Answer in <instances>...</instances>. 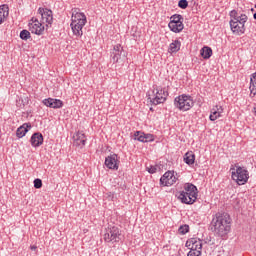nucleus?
Wrapping results in <instances>:
<instances>
[{
	"label": "nucleus",
	"instance_id": "1",
	"mask_svg": "<svg viewBox=\"0 0 256 256\" xmlns=\"http://www.w3.org/2000/svg\"><path fill=\"white\" fill-rule=\"evenodd\" d=\"M233 220L231 219V215L227 212H218L213 215L211 221V231H213L216 237L225 238L226 235L231 233V223Z\"/></svg>",
	"mask_w": 256,
	"mask_h": 256
},
{
	"label": "nucleus",
	"instance_id": "2",
	"mask_svg": "<svg viewBox=\"0 0 256 256\" xmlns=\"http://www.w3.org/2000/svg\"><path fill=\"white\" fill-rule=\"evenodd\" d=\"M231 20L229 21L230 29L233 35L241 37L245 35L247 28L245 27L247 21H249V16L247 14L240 13L237 10L230 11Z\"/></svg>",
	"mask_w": 256,
	"mask_h": 256
},
{
	"label": "nucleus",
	"instance_id": "3",
	"mask_svg": "<svg viewBox=\"0 0 256 256\" xmlns=\"http://www.w3.org/2000/svg\"><path fill=\"white\" fill-rule=\"evenodd\" d=\"M199 195V190L197 186L193 183H185L183 186V190L180 191L178 199L184 205H193L195 201H197V197Z\"/></svg>",
	"mask_w": 256,
	"mask_h": 256
},
{
	"label": "nucleus",
	"instance_id": "4",
	"mask_svg": "<svg viewBox=\"0 0 256 256\" xmlns=\"http://www.w3.org/2000/svg\"><path fill=\"white\" fill-rule=\"evenodd\" d=\"M87 25V16L83 12L72 14L70 27L75 37H83V28Z\"/></svg>",
	"mask_w": 256,
	"mask_h": 256
},
{
	"label": "nucleus",
	"instance_id": "5",
	"mask_svg": "<svg viewBox=\"0 0 256 256\" xmlns=\"http://www.w3.org/2000/svg\"><path fill=\"white\" fill-rule=\"evenodd\" d=\"M167 97H169V92H167L165 88L156 85L153 86V90L148 94V99L152 105H161V103H165Z\"/></svg>",
	"mask_w": 256,
	"mask_h": 256
},
{
	"label": "nucleus",
	"instance_id": "6",
	"mask_svg": "<svg viewBox=\"0 0 256 256\" xmlns=\"http://www.w3.org/2000/svg\"><path fill=\"white\" fill-rule=\"evenodd\" d=\"M195 106V101L193 97L187 94H181L174 99V107L179 111H190Z\"/></svg>",
	"mask_w": 256,
	"mask_h": 256
},
{
	"label": "nucleus",
	"instance_id": "7",
	"mask_svg": "<svg viewBox=\"0 0 256 256\" xmlns=\"http://www.w3.org/2000/svg\"><path fill=\"white\" fill-rule=\"evenodd\" d=\"M232 180L237 185H245L249 181V171L245 167L236 166V168H230Z\"/></svg>",
	"mask_w": 256,
	"mask_h": 256
},
{
	"label": "nucleus",
	"instance_id": "8",
	"mask_svg": "<svg viewBox=\"0 0 256 256\" xmlns=\"http://www.w3.org/2000/svg\"><path fill=\"white\" fill-rule=\"evenodd\" d=\"M184 18L181 14H174L170 17L168 27L172 33H181L185 29Z\"/></svg>",
	"mask_w": 256,
	"mask_h": 256
},
{
	"label": "nucleus",
	"instance_id": "9",
	"mask_svg": "<svg viewBox=\"0 0 256 256\" xmlns=\"http://www.w3.org/2000/svg\"><path fill=\"white\" fill-rule=\"evenodd\" d=\"M160 187H173L177 183V176L175 171L168 170L160 178Z\"/></svg>",
	"mask_w": 256,
	"mask_h": 256
},
{
	"label": "nucleus",
	"instance_id": "10",
	"mask_svg": "<svg viewBox=\"0 0 256 256\" xmlns=\"http://www.w3.org/2000/svg\"><path fill=\"white\" fill-rule=\"evenodd\" d=\"M38 15L41 16L42 23H46V27L53 25V11L48 8H38Z\"/></svg>",
	"mask_w": 256,
	"mask_h": 256
},
{
	"label": "nucleus",
	"instance_id": "11",
	"mask_svg": "<svg viewBox=\"0 0 256 256\" xmlns=\"http://www.w3.org/2000/svg\"><path fill=\"white\" fill-rule=\"evenodd\" d=\"M29 31L34 35H43L45 33V26L43 23L39 22L37 18H32L31 22L28 24Z\"/></svg>",
	"mask_w": 256,
	"mask_h": 256
},
{
	"label": "nucleus",
	"instance_id": "12",
	"mask_svg": "<svg viewBox=\"0 0 256 256\" xmlns=\"http://www.w3.org/2000/svg\"><path fill=\"white\" fill-rule=\"evenodd\" d=\"M119 163V155L113 153L105 158L104 165H106L107 169H111L112 171H118Z\"/></svg>",
	"mask_w": 256,
	"mask_h": 256
},
{
	"label": "nucleus",
	"instance_id": "13",
	"mask_svg": "<svg viewBox=\"0 0 256 256\" xmlns=\"http://www.w3.org/2000/svg\"><path fill=\"white\" fill-rule=\"evenodd\" d=\"M73 141L75 147H79V149H83L87 143V136L83 131H77L73 135Z\"/></svg>",
	"mask_w": 256,
	"mask_h": 256
},
{
	"label": "nucleus",
	"instance_id": "14",
	"mask_svg": "<svg viewBox=\"0 0 256 256\" xmlns=\"http://www.w3.org/2000/svg\"><path fill=\"white\" fill-rule=\"evenodd\" d=\"M111 57H112L113 63H119V59H121V57H127V53L125 52V50H123V47H121V44H117L113 48Z\"/></svg>",
	"mask_w": 256,
	"mask_h": 256
},
{
	"label": "nucleus",
	"instance_id": "15",
	"mask_svg": "<svg viewBox=\"0 0 256 256\" xmlns=\"http://www.w3.org/2000/svg\"><path fill=\"white\" fill-rule=\"evenodd\" d=\"M42 103L50 109H61L63 107V102L55 98H45Z\"/></svg>",
	"mask_w": 256,
	"mask_h": 256
},
{
	"label": "nucleus",
	"instance_id": "16",
	"mask_svg": "<svg viewBox=\"0 0 256 256\" xmlns=\"http://www.w3.org/2000/svg\"><path fill=\"white\" fill-rule=\"evenodd\" d=\"M186 247L190 250L201 251L203 249V242L198 238H191L187 240Z\"/></svg>",
	"mask_w": 256,
	"mask_h": 256
},
{
	"label": "nucleus",
	"instance_id": "17",
	"mask_svg": "<svg viewBox=\"0 0 256 256\" xmlns=\"http://www.w3.org/2000/svg\"><path fill=\"white\" fill-rule=\"evenodd\" d=\"M44 141H45V138L43 137V134L41 132L33 133L30 138V143L35 148L41 147Z\"/></svg>",
	"mask_w": 256,
	"mask_h": 256
},
{
	"label": "nucleus",
	"instance_id": "18",
	"mask_svg": "<svg viewBox=\"0 0 256 256\" xmlns=\"http://www.w3.org/2000/svg\"><path fill=\"white\" fill-rule=\"evenodd\" d=\"M29 129H31V124L24 123L23 125L17 128L16 137H18V139H23V137H25V135L29 133Z\"/></svg>",
	"mask_w": 256,
	"mask_h": 256
},
{
	"label": "nucleus",
	"instance_id": "19",
	"mask_svg": "<svg viewBox=\"0 0 256 256\" xmlns=\"http://www.w3.org/2000/svg\"><path fill=\"white\" fill-rule=\"evenodd\" d=\"M223 113V106L216 105L214 108L211 109V113L209 116L210 121H217L221 114Z\"/></svg>",
	"mask_w": 256,
	"mask_h": 256
},
{
	"label": "nucleus",
	"instance_id": "20",
	"mask_svg": "<svg viewBox=\"0 0 256 256\" xmlns=\"http://www.w3.org/2000/svg\"><path fill=\"white\" fill-rule=\"evenodd\" d=\"M9 17V5L2 4L0 5V25H3Z\"/></svg>",
	"mask_w": 256,
	"mask_h": 256
},
{
	"label": "nucleus",
	"instance_id": "21",
	"mask_svg": "<svg viewBox=\"0 0 256 256\" xmlns=\"http://www.w3.org/2000/svg\"><path fill=\"white\" fill-rule=\"evenodd\" d=\"M249 91H250L251 98L256 96V72H254L250 76Z\"/></svg>",
	"mask_w": 256,
	"mask_h": 256
},
{
	"label": "nucleus",
	"instance_id": "22",
	"mask_svg": "<svg viewBox=\"0 0 256 256\" xmlns=\"http://www.w3.org/2000/svg\"><path fill=\"white\" fill-rule=\"evenodd\" d=\"M200 55L203 59H211L213 56V49L209 46H204L200 50Z\"/></svg>",
	"mask_w": 256,
	"mask_h": 256
},
{
	"label": "nucleus",
	"instance_id": "23",
	"mask_svg": "<svg viewBox=\"0 0 256 256\" xmlns=\"http://www.w3.org/2000/svg\"><path fill=\"white\" fill-rule=\"evenodd\" d=\"M109 232L114 243H119L120 241L119 237H121V232H119V228L114 226L109 229Z\"/></svg>",
	"mask_w": 256,
	"mask_h": 256
},
{
	"label": "nucleus",
	"instance_id": "24",
	"mask_svg": "<svg viewBox=\"0 0 256 256\" xmlns=\"http://www.w3.org/2000/svg\"><path fill=\"white\" fill-rule=\"evenodd\" d=\"M184 163L189 165V167H191V165H195V153H193V151L187 152L184 155Z\"/></svg>",
	"mask_w": 256,
	"mask_h": 256
},
{
	"label": "nucleus",
	"instance_id": "25",
	"mask_svg": "<svg viewBox=\"0 0 256 256\" xmlns=\"http://www.w3.org/2000/svg\"><path fill=\"white\" fill-rule=\"evenodd\" d=\"M181 49V41L174 40L169 46V53H177Z\"/></svg>",
	"mask_w": 256,
	"mask_h": 256
},
{
	"label": "nucleus",
	"instance_id": "26",
	"mask_svg": "<svg viewBox=\"0 0 256 256\" xmlns=\"http://www.w3.org/2000/svg\"><path fill=\"white\" fill-rule=\"evenodd\" d=\"M20 39H22V41H27L29 39H31V32H29V30H22L20 32Z\"/></svg>",
	"mask_w": 256,
	"mask_h": 256
},
{
	"label": "nucleus",
	"instance_id": "27",
	"mask_svg": "<svg viewBox=\"0 0 256 256\" xmlns=\"http://www.w3.org/2000/svg\"><path fill=\"white\" fill-rule=\"evenodd\" d=\"M178 233L180 235H187V233H189V225L187 224L181 225L178 229Z\"/></svg>",
	"mask_w": 256,
	"mask_h": 256
},
{
	"label": "nucleus",
	"instance_id": "28",
	"mask_svg": "<svg viewBox=\"0 0 256 256\" xmlns=\"http://www.w3.org/2000/svg\"><path fill=\"white\" fill-rule=\"evenodd\" d=\"M157 169H159V166H157V165H150V166L146 167V171H148V173H150V175L157 173Z\"/></svg>",
	"mask_w": 256,
	"mask_h": 256
},
{
	"label": "nucleus",
	"instance_id": "29",
	"mask_svg": "<svg viewBox=\"0 0 256 256\" xmlns=\"http://www.w3.org/2000/svg\"><path fill=\"white\" fill-rule=\"evenodd\" d=\"M178 7L180 9H187L189 7V2L187 0H179Z\"/></svg>",
	"mask_w": 256,
	"mask_h": 256
},
{
	"label": "nucleus",
	"instance_id": "30",
	"mask_svg": "<svg viewBox=\"0 0 256 256\" xmlns=\"http://www.w3.org/2000/svg\"><path fill=\"white\" fill-rule=\"evenodd\" d=\"M155 141V135L151 133H146L145 134V143H153Z\"/></svg>",
	"mask_w": 256,
	"mask_h": 256
},
{
	"label": "nucleus",
	"instance_id": "31",
	"mask_svg": "<svg viewBox=\"0 0 256 256\" xmlns=\"http://www.w3.org/2000/svg\"><path fill=\"white\" fill-rule=\"evenodd\" d=\"M43 187V181L39 178L34 179V188L41 189Z\"/></svg>",
	"mask_w": 256,
	"mask_h": 256
},
{
	"label": "nucleus",
	"instance_id": "32",
	"mask_svg": "<svg viewBox=\"0 0 256 256\" xmlns=\"http://www.w3.org/2000/svg\"><path fill=\"white\" fill-rule=\"evenodd\" d=\"M145 135H146V133L141 131L140 136L138 138H134V141H139L140 143H145Z\"/></svg>",
	"mask_w": 256,
	"mask_h": 256
},
{
	"label": "nucleus",
	"instance_id": "33",
	"mask_svg": "<svg viewBox=\"0 0 256 256\" xmlns=\"http://www.w3.org/2000/svg\"><path fill=\"white\" fill-rule=\"evenodd\" d=\"M104 241L105 243H111V241H114L111 237V232L108 231L104 234Z\"/></svg>",
	"mask_w": 256,
	"mask_h": 256
},
{
	"label": "nucleus",
	"instance_id": "34",
	"mask_svg": "<svg viewBox=\"0 0 256 256\" xmlns=\"http://www.w3.org/2000/svg\"><path fill=\"white\" fill-rule=\"evenodd\" d=\"M188 256H201V250H191L188 252Z\"/></svg>",
	"mask_w": 256,
	"mask_h": 256
},
{
	"label": "nucleus",
	"instance_id": "35",
	"mask_svg": "<svg viewBox=\"0 0 256 256\" xmlns=\"http://www.w3.org/2000/svg\"><path fill=\"white\" fill-rule=\"evenodd\" d=\"M107 197L109 199V201H113L115 194H113L112 192L107 193Z\"/></svg>",
	"mask_w": 256,
	"mask_h": 256
},
{
	"label": "nucleus",
	"instance_id": "36",
	"mask_svg": "<svg viewBox=\"0 0 256 256\" xmlns=\"http://www.w3.org/2000/svg\"><path fill=\"white\" fill-rule=\"evenodd\" d=\"M141 131H136L134 132V139H138V137L140 136Z\"/></svg>",
	"mask_w": 256,
	"mask_h": 256
},
{
	"label": "nucleus",
	"instance_id": "37",
	"mask_svg": "<svg viewBox=\"0 0 256 256\" xmlns=\"http://www.w3.org/2000/svg\"><path fill=\"white\" fill-rule=\"evenodd\" d=\"M30 249H31V251H37V246H35V245L30 246Z\"/></svg>",
	"mask_w": 256,
	"mask_h": 256
},
{
	"label": "nucleus",
	"instance_id": "38",
	"mask_svg": "<svg viewBox=\"0 0 256 256\" xmlns=\"http://www.w3.org/2000/svg\"><path fill=\"white\" fill-rule=\"evenodd\" d=\"M253 19L256 21V13L253 14Z\"/></svg>",
	"mask_w": 256,
	"mask_h": 256
},
{
	"label": "nucleus",
	"instance_id": "39",
	"mask_svg": "<svg viewBox=\"0 0 256 256\" xmlns=\"http://www.w3.org/2000/svg\"><path fill=\"white\" fill-rule=\"evenodd\" d=\"M150 111H153V108H150Z\"/></svg>",
	"mask_w": 256,
	"mask_h": 256
}]
</instances>
